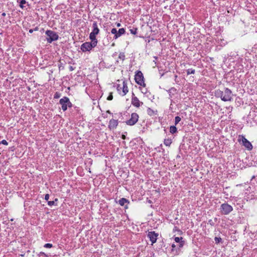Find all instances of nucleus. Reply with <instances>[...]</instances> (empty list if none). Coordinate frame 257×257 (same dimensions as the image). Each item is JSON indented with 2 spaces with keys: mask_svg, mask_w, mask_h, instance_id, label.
Listing matches in <instances>:
<instances>
[{
  "mask_svg": "<svg viewBox=\"0 0 257 257\" xmlns=\"http://www.w3.org/2000/svg\"><path fill=\"white\" fill-rule=\"evenodd\" d=\"M231 91L228 88H225L224 91L218 90L215 94L218 97H220L224 101H230L232 99Z\"/></svg>",
  "mask_w": 257,
  "mask_h": 257,
  "instance_id": "f257e3e1",
  "label": "nucleus"
},
{
  "mask_svg": "<svg viewBox=\"0 0 257 257\" xmlns=\"http://www.w3.org/2000/svg\"><path fill=\"white\" fill-rule=\"evenodd\" d=\"M46 34L48 36L46 38L48 43H51L54 41H56L58 39V35L54 31L51 30H47L46 32Z\"/></svg>",
  "mask_w": 257,
  "mask_h": 257,
  "instance_id": "f03ea898",
  "label": "nucleus"
},
{
  "mask_svg": "<svg viewBox=\"0 0 257 257\" xmlns=\"http://www.w3.org/2000/svg\"><path fill=\"white\" fill-rule=\"evenodd\" d=\"M233 210L232 207L227 203H223L220 206V211L222 214L227 215Z\"/></svg>",
  "mask_w": 257,
  "mask_h": 257,
  "instance_id": "7ed1b4c3",
  "label": "nucleus"
},
{
  "mask_svg": "<svg viewBox=\"0 0 257 257\" xmlns=\"http://www.w3.org/2000/svg\"><path fill=\"white\" fill-rule=\"evenodd\" d=\"M238 141L239 143H242V145L247 148L248 150H251L252 149L251 144L242 135L238 136Z\"/></svg>",
  "mask_w": 257,
  "mask_h": 257,
  "instance_id": "20e7f679",
  "label": "nucleus"
},
{
  "mask_svg": "<svg viewBox=\"0 0 257 257\" xmlns=\"http://www.w3.org/2000/svg\"><path fill=\"white\" fill-rule=\"evenodd\" d=\"M135 79L136 82L141 86H145L146 84L144 82L143 74L141 71H138L135 75Z\"/></svg>",
  "mask_w": 257,
  "mask_h": 257,
  "instance_id": "39448f33",
  "label": "nucleus"
},
{
  "mask_svg": "<svg viewBox=\"0 0 257 257\" xmlns=\"http://www.w3.org/2000/svg\"><path fill=\"white\" fill-rule=\"evenodd\" d=\"M96 46L95 42H85L81 46V50L83 52L88 51L94 48Z\"/></svg>",
  "mask_w": 257,
  "mask_h": 257,
  "instance_id": "423d86ee",
  "label": "nucleus"
},
{
  "mask_svg": "<svg viewBox=\"0 0 257 257\" xmlns=\"http://www.w3.org/2000/svg\"><path fill=\"white\" fill-rule=\"evenodd\" d=\"M121 90H122V92H120V94L122 96L125 95L128 92L127 84L125 81L122 82V86L120 84L117 86V90L120 91Z\"/></svg>",
  "mask_w": 257,
  "mask_h": 257,
  "instance_id": "0eeeda50",
  "label": "nucleus"
},
{
  "mask_svg": "<svg viewBox=\"0 0 257 257\" xmlns=\"http://www.w3.org/2000/svg\"><path fill=\"white\" fill-rule=\"evenodd\" d=\"M139 116L136 113H133L131 115V118L126 122L127 124L134 125L138 120Z\"/></svg>",
  "mask_w": 257,
  "mask_h": 257,
  "instance_id": "6e6552de",
  "label": "nucleus"
},
{
  "mask_svg": "<svg viewBox=\"0 0 257 257\" xmlns=\"http://www.w3.org/2000/svg\"><path fill=\"white\" fill-rule=\"evenodd\" d=\"M158 234L155 231H151L148 233V236L152 242V244L155 243L157 241Z\"/></svg>",
  "mask_w": 257,
  "mask_h": 257,
  "instance_id": "1a4fd4ad",
  "label": "nucleus"
},
{
  "mask_svg": "<svg viewBox=\"0 0 257 257\" xmlns=\"http://www.w3.org/2000/svg\"><path fill=\"white\" fill-rule=\"evenodd\" d=\"M68 101V98L67 97H64L60 99L59 102L62 106V109L63 111H65L67 108V102Z\"/></svg>",
  "mask_w": 257,
  "mask_h": 257,
  "instance_id": "9d476101",
  "label": "nucleus"
},
{
  "mask_svg": "<svg viewBox=\"0 0 257 257\" xmlns=\"http://www.w3.org/2000/svg\"><path fill=\"white\" fill-rule=\"evenodd\" d=\"M132 104L137 107H139L141 104H143V102H140L139 99L136 97H133L132 99Z\"/></svg>",
  "mask_w": 257,
  "mask_h": 257,
  "instance_id": "9b49d317",
  "label": "nucleus"
},
{
  "mask_svg": "<svg viewBox=\"0 0 257 257\" xmlns=\"http://www.w3.org/2000/svg\"><path fill=\"white\" fill-rule=\"evenodd\" d=\"M93 30L91 32L93 33V35L94 34L95 35H97L99 33V30L98 28V26L97 23L96 22H94L92 25Z\"/></svg>",
  "mask_w": 257,
  "mask_h": 257,
  "instance_id": "f8f14e48",
  "label": "nucleus"
},
{
  "mask_svg": "<svg viewBox=\"0 0 257 257\" xmlns=\"http://www.w3.org/2000/svg\"><path fill=\"white\" fill-rule=\"evenodd\" d=\"M118 122L117 120L115 119H111L109 121V128H113L116 127L117 125Z\"/></svg>",
  "mask_w": 257,
  "mask_h": 257,
  "instance_id": "ddd939ff",
  "label": "nucleus"
},
{
  "mask_svg": "<svg viewBox=\"0 0 257 257\" xmlns=\"http://www.w3.org/2000/svg\"><path fill=\"white\" fill-rule=\"evenodd\" d=\"M125 33V30L123 28H121L118 30L117 32V34L114 36L113 38L116 39L119 37L121 35Z\"/></svg>",
  "mask_w": 257,
  "mask_h": 257,
  "instance_id": "4468645a",
  "label": "nucleus"
},
{
  "mask_svg": "<svg viewBox=\"0 0 257 257\" xmlns=\"http://www.w3.org/2000/svg\"><path fill=\"white\" fill-rule=\"evenodd\" d=\"M182 239V237H176L175 238V241L176 242L179 243V247H182L184 245V241H180V240Z\"/></svg>",
  "mask_w": 257,
  "mask_h": 257,
  "instance_id": "2eb2a0df",
  "label": "nucleus"
},
{
  "mask_svg": "<svg viewBox=\"0 0 257 257\" xmlns=\"http://www.w3.org/2000/svg\"><path fill=\"white\" fill-rule=\"evenodd\" d=\"M89 38L91 40V42H95L96 45H97V40L96 39V35L93 34V33H91L89 35Z\"/></svg>",
  "mask_w": 257,
  "mask_h": 257,
  "instance_id": "dca6fc26",
  "label": "nucleus"
},
{
  "mask_svg": "<svg viewBox=\"0 0 257 257\" xmlns=\"http://www.w3.org/2000/svg\"><path fill=\"white\" fill-rule=\"evenodd\" d=\"M118 202L120 205L123 206L125 203L128 202V201L126 199L122 198L119 200Z\"/></svg>",
  "mask_w": 257,
  "mask_h": 257,
  "instance_id": "f3484780",
  "label": "nucleus"
},
{
  "mask_svg": "<svg viewBox=\"0 0 257 257\" xmlns=\"http://www.w3.org/2000/svg\"><path fill=\"white\" fill-rule=\"evenodd\" d=\"M164 144L167 146H170L172 143V140L171 139H165L164 140Z\"/></svg>",
  "mask_w": 257,
  "mask_h": 257,
  "instance_id": "a211bd4d",
  "label": "nucleus"
},
{
  "mask_svg": "<svg viewBox=\"0 0 257 257\" xmlns=\"http://www.w3.org/2000/svg\"><path fill=\"white\" fill-rule=\"evenodd\" d=\"M175 247L176 245L174 244H172L171 251L172 252L173 255H175L177 253V251L175 250Z\"/></svg>",
  "mask_w": 257,
  "mask_h": 257,
  "instance_id": "6ab92c4d",
  "label": "nucleus"
},
{
  "mask_svg": "<svg viewBox=\"0 0 257 257\" xmlns=\"http://www.w3.org/2000/svg\"><path fill=\"white\" fill-rule=\"evenodd\" d=\"M18 2L20 3V7L22 9L24 8L23 5L26 3L25 0H18Z\"/></svg>",
  "mask_w": 257,
  "mask_h": 257,
  "instance_id": "aec40b11",
  "label": "nucleus"
},
{
  "mask_svg": "<svg viewBox=\"0 0 257 257\" xmlns=\"http://www.w3.org/2000/svg\"><path fill=\"white\" fill-rule=\"evenodd\" d=\"M130 32L131 34L135 35L137 34V28H133V29H130Z\"/></svg>",
  "mask_w": 257,
  "mask_h": 257,
  "instance_id": "412c9836",
  "label": "nucleus"
},
{
  "mask_svg": "<svg viewBox=\"0 0 257 257\" xmlns=\"http://www.w3.org/2000/svg\"><path fill=\"white\" fill-rule=\"evenodd\" d=\"M181 120V118L179 116H176L175 118V123L177 124Z\"/></svg>",
  "mask_w": 257,
  "mask_h": 257,
  "instance_id": "4be33fe9",
  "label": "nucleus"
},
{
  "mask_svg": "<svg viewBox=\"0 0 257 257\" xmlns=\"http://www.w3.org/2000/svg\"><path fill=\"white\" fill-rule=\"evenodd\" d=\"M195 73V70L192 69H189L187 70V74L189 75L191 74H194Z\"/></svg>",
  "mask_w": 257,
  "mask_h": 257,
  "instance_id": "5701e85b",
  "label": "nucleus"
},
{
  "mask_svg": "<svg viewBox=\"0 0 257 257\" xmlns=\"http://www.w3.org/2000/svg\"><path fill=\"white\" fill-rule=\"evenodd\" d=\"M147 112H148V113L150 115H152L154 113V111L152 109H151L150 108H148V109L147 110Z\"/></svg>",
  "mask_w": 257,
  "mask_h": 257,
  "instance_id": "b1692460",
  "label": "nucleus"
},
{
  "mask_svg": "<svg viewBox=\"0 0 257 257\" xmlns=\"http://www.w3.org/2000/svg\"><path fill=\"white\" fill-rule=\"evenodd\" d=\"M214 240H215V243H218L221 241V238L220 237H215L214 238Z\"/></svg>",
  "mask_w": 257,
  "mask_h": 257,
  "instance_id": "393cba45",
  "label": "nucleus"
},
{
  "mask_svg": "<svg viewBox=\"0 0 257 257\" xmlns=\"http://www.w3.org/2000/svg\"><path fill=\"white\" fill-rule=\"evenodd\" d=\"M44 246L46 248H51L53 246V245L51 243H46Z\"/></svg>",
  "mask_w": 257,
  "mask_h": 257,
  "instance_id": "a878e982",
  "label": "nucleus"
},
{
  "mask_svg": "<svg viewBox=\"0 0 257 257\" xmlns=\"http://www.w3.org/2000/svg\"><path fill=\"white\" fill-rule=\"evenodd\" d=\"M117 31L115 28H113L111 31V33L113 34H114V35H116L117 34Z\"/></svg>",
  "mask_w": 257,
  "mask_h": 257,
  "instance_id": "bb28decb",
  "label": "nucleus"
},
{
  "mask_svg": "<svg viewBox=\"0 0 257 257\" xmlns=\"http://www.w3.org/2000/svg\"><path fill=\"white\" fill-rule=\"evenodd\" d=\"M113 99V96L112 93H111L109 96L107 97V99L108 100H111Z\"/></svg>",
  "mask_w": 257,
  "mask_h": 257,
  "instance_id": "cd10ccee",
  "label": "nucleus"
},
{
  "mask_svg": "<svg viewBox=\"0 0 257 257\" xmlns=\"http://www.w3.org/2000/svg\"><path fill=\"white\" fill-rule=\"evenodd\" d=\"M48 205L51 206L54 204V201H48Z\"/></svg>",
  "mask_w": 257,
  "mask_h": 257,
  "instance_id": "c85d7f7f",
  "label": "nucleus"
},
{
  "mask_svg": "<svg viewBox=\"0 0 257 257\" xmlns=\"http://www.w3.org/2000/svg\"><path fill=\"white\" fill-rule=\"evenodd\" d=\"M125 56L123 54H120L119 56V58L122 60H124Z\"/></svg>",
  "mask_w": 257,
  "mask_h": 257,
  "instance_id": "c756f323",
  "label": "nucleus"
},
{
  "mask_svg": "<svg viewBox=\"0 0 257 257\" xmlns=\"http://www.w3.org/2000/svg\"><path fill=\"white\" fill-rule=\"evenodd\" d=\"M59 97H60V94L58 92H56L54 95V98H58Z\"/></svg>",
  "mask_w": 257,
  "mask_h": 257,
  "instance_id": "7c9ffc66",
  "label": "nucleus"
},
{
  "mask_svg": "<svg viewBox=\"0 0 257 257\" xmlns=\"http://www.w3.org/2000/svg\"><path fill=\"white\" fill-rule=\"evenodd\" d=\"M170 130V132L172 134H174L177 132V130Z\"/></svg>",
  "mask_w": 257,
  "mask_h": 257,
  "instance_id": "2f4dec72",
  "label": "nucleus"
},
{
  "mask_svg": "<svg viewBox=\"0 0 257 257\" xmlns=\"http://www.w3.org/2000/svg\"><path fill=\"white\" fill-rule=\"evenodd\" d=\"M67 107H70L72 106V103L69 100V99L68 98V101L67 102Z\"/></svg>",
  "mask_w": 257,
  "mask_h": 257,
  "instance_id": "473e14b6",
  "label": "nucleus"
},
{
  "mask_svg": "<svg viewBox=\"0 0 257 257\" xmlns=\"http://www.w3.org/2000/svg\"><path fill=\"white\" fill-rule=\"evenodd\" d=\"M39 255L40 256L43 255V256H45L46 257H47V255L44 252H40L39 253Z\"/></svg>",
  "mask_w": 257,
  "mask_h": 257,
  "instance_id": "72a5a7b5",
  "label": "nucleus"
},
{
  "mask_svg": "<svg viewBox=\"0 0 257 257\" xmlns=\"http://www.w3.org/2000/svg\"><path fill=\"white\" fill-rule=\"evenodd\" d=\"M1 144L5 145H7L8 142L6 140H4L2 141V142H1Z\"/></svg>",
  "mask_w": 257,
  "mask_h": 257,
  "instance_id": "f704fd0d",
  "label": "nucleus"
},
{
  "mask_svg": "<svg viewBox=\"0 0 257 257\" xmlns=\"http://www.w3.org/2000/svg\"><path fill=\"white\" fill-rule=\"evenodd\" d=\"M49 199V195L48 194H47L45 196V199L47 201H48Z\"/></svg>",
  "mask_w": 257,
  "mask_h": 257,
  "instance_id": "c9c22d12",
  "label": "nucleus"
},
{
  "mask_svg": "<svg viewBox=\"0 0 257 257\" xmlns=\"http://www.w3.org/2000/svg\"><path fill=\"white\" fill-rule=\"evenodd\" d=\"M170 128H172V129H174V128H177L174 125H171L170 126Z\"/></svg>",
  "mask_w": 257,
  "mask_h": 257,
  "instance_id": "e433bc0d",
  "label": "nucleus"
},
{
  "mask_svg": "<svg viewBox=\"0 0 257 257\" xmlns=\"http://www.w3.org/2000/svg\"><path fill=\"white\" fill-rule=\"evenodd\" d=\"M121 138H122V139L124 140V139H125L126 137H125V135H122Z\"/></svg>",
  "mask_w": 257,
  "mask_h": 257,
  "instance_id": "4c0bfd02",
  "label": "nucleus"
},
{
  "mask_svg": "<svg viewBox=\"0 0 257 257\" xmlns=\"http://www.w3.org/2000/svg\"><path fill=\"white\" fill-rule=\"evenodd\" d=\"M33 31H34V30H33V29H30L29 31V33H32L33 32Z\"/></svg>",
  "mask_w": 257,
  "mask_h": 257,
  "instance_id": "58836bf2",
  "label": "nucleus"
},
{
  "mask_svg": "<svg viewBox=\"0 0 257 257\" xmlns=\"http://www.w3.org/2000/svg\"><path fill=\"white\" fill-rule=\"evenodd\" d=\"M116 26H117V27H120V23H117Z\"/></svg>",
  "mask_w": 257,
  "mask_h": 257,
  "instance_id": "ea45409f",
  "label": "nucleus"
},
{
  "mask_svg": "<svg viewBox=\"0 0 257 257\" xmlns=\"http://www.w3.org/2000/svg\"><path fill=\"white\" fill-rule=\"evenodd\" d=\"M2 16H6V14L5 13H3L2 14Z\"/></svg>",
  "mask_w": 257,
  "mask_h": 257,
  "instance_id": "a19ab883",
  "label": "nucleus"
},
{
  "mask_svg": "<svg viewBox=\"0 0 257 257\" xmlns=\"http://www.w3.org/2000/svg\"><path fill=\"white\" fill-rule=\"evenodd\" d=\"M38 30V28L37 27H36V28L34 29V30H35V31H37Z\"/></svg>",
  "mask_w": 257,
  "mask_h": 257,
  "instance_id": "79ce46f5",
  "label": "nucleus"
},
{
  "mask_svg": "<svg viewBox=\"0 0 257 257\" xmlns=\"http://www.w3.org/2000/svg\"><path fill=\"white\" fill-rule=\"evenodd\" d=\"M107 112L110 113V111L109 110L107 111Z\"/></svg>",
  "mask_w": 257,
  "mask_h": 257,
  "instance_id": "37998d69",
  "label": "nucleus"
},
{
  "mask_svg": "<svg viewBox=\"0 0 257 257\" xmlns=\"http://www.w3.org/2000/svg\"><path fill=\"white\" fill-rule=\"evenodd\" d=\"M55 200L56 201H57L58 200V199L56 198V199H55Z\"/></svg>",
  "mask_w": 257,
  "mask_h": 257,
  "instance_id": "c03bdc74",
  "label": "nucleus"
}]
</instances>
